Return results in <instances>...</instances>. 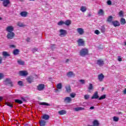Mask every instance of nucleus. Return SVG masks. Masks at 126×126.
I'll return each mask as SVG.
<instances>
[{
  "instance_id": "obj_1",
  "label": "nucleus",
  "mask_w": 126,
  "mask_h": 126,
  "mask_svg": "<svg viewBox=\"0 0 126 126\" xmlns=\"http://www.w3.org/2000/svg\"><path fill=\"white\" fill-rule=\"evenodd\" d=\"M89 51H88V49L83 48L80 51V56L81 57H85V56L89 55Z\"/></svg>"
},
{
  "instance_id": "obj_2",
  "label": "nucleus",
  "mask_w": 126,
  "mask_h": 126,
  "mask_svg": "<svg viewBox=\"0 0 126 126\" xmlns=\"http://www.w3.org/2000/svg\"><path fill=\"white\" fill-rule=\"evenodd\" d=\"M4 82H5V85H8V84H9L10 87H12V86H13V84H12V82L11 81V80H10V79L9 78H6L4 81Z\"/></svg>"
},
{
  "instance_id": "obj_3",
  "label": "nucleus",
  "mask_w": 126,
  "mask_h": 126,
  "mask_svg": "<svg viewBox=\"0 0 126 126\" xmlns=\"http://www.w3.org/2000/svg\"><path fill=\"white\" fill-rule=\"evenodd\" d=\"M2 2V5L4 7H7L9 4H10V0H0Z\"/></svg>"
},
{
  "instance_id": "obj_4",
  "label": "nucleus",
  "mask_w": 126,
  "mask_h": 126,
  "mask_svg": "<svg viewBox=\"0 0 126 126\" xmlns=\"http://www.w3.org/2000/svg\"><path fill=\"white\" fill-rule=\"evenodd\" d=\"M6 37L7 39H13V38L15 37V33H14L13 32H8Z\"/></svg>"
},
{
  "instance_id": "obj_5",
  "label": "nucleus",
  "mask_w": 126,
  "mask_h": 126,
  "mask_svg": "<svg viewBox=\"0 0 126 126\" xmlns=\"http://www.w3.org/2000/svg\"><path fill=\"white\" fill-rule=\"evenodd\" d=\"M78 45L79 47L85 46V42L82 38H80L77 41Z\"/></svg>"
},
{
  "instance_id": "obj_6",
  "label": "nucleus",
  "mask_w": 126,
  "mask_h": 126,
  "mask_svg": "<svg viewBox=\"0 0 126 126\" xmlns=\"http://www.w3.org/2000/svg\"><path fill=\"white\" fill-rule=\"evenodd\" d=\"M45 89V85L40 84L37 86V90L38 91H42Z\"/></svg>"
},
{
  "instance_id": "obj_7",
  "label": "nucleus",
  "mask_w": 126,
  "mask_h": 126,
  "mask_svg": "<svg viewBox=\"0 0 126 126\" xmlns=\"http://www.w3.org/2000/svg\"><path fill=\"white\" fill-rule=\"evenodd\" d=\"M96 63L97 65H99V66H103V65H104L105 63V62H104V61H103V60L99 59L97 60Z\"/></svg>"
},
{
  "instance_id": "obj_8",
  "label": "nucleus",
  "mask_w": 126,
  "mask_h": 126,
  "mask_svg": "<svg viewBox=\"0 0 126 126\" xmlns=\"http://www.w3.org/2000/svg\"><path fill=\"white\" fill-rule=\"evenodd\" d=\"M63 101L64 103H66V104H68L70 103V102H71L72 100L71 99V98L70 97L67 96L63 98Z\"/></svg>"
},
{
  "instance_id": "obj_9",
  "label": "nucleus",
  "mask_w": 126,
  "mask_h": 126,
  "mask_svg": "<svg viewBox=\"0 0 126 126\" xmlns=\"http://www.w3.org/2000/svg\"><path fill=\"white\" fill-rule=\"evenodd\" d=\"M14 30V28H13V27L11 26H8L6 28V31H7L8 33L13 32Z\"/></svg>"
},
{
  "instance_id": "obj_10",
  "label": "nucleus",
  "mask_w": 126,
  "mask_h": 126,
  "mask_svg": "<svg viewBox=\"0 0 126 126\" xmlns=\"http://www.w3.org/2000/svg\"><path fill=\"white\" fill-rule=\"evenodd\" d=\"M19 73L21 76H27L28 75V72L25 70L20 71Z\"/></svg>"
},
{
  "instance_id": "obj_11",
  "label": "nucleus",
  "mask_w": 126,
  "mask_h": 126,
  "mask_svg": "<svg viewBox=\"0 0 126 126\" xmlns=\"http://www.w3.org/2000/svg\"><path fill=\"white\" fill-rule=\"evenodd\" d=\"M77 32L79 35H83L84 34V30L81 28L77 29Z\"/></svg>"
},
{
  "instance_id": "obj_12",
  "label": "nucleus",
  "mask_w": 126,
  "mask_h": 126,
  "mask_svg": "<svg viewBox=\"0 0 126 126\" xmlns=\"http://www.w3.org/2000/svg\"><path fill=\"white\" fill-rule=\"evenodd\" d=\"M66 76H67V77H73L75 76V74L72 71H69L66 73Z\"/></svg>"
},
{
  "instance_id": "obj_13",
  "label": "nucleus",
  "mask_w": 126,
  "mask_h": 126,
  "mask_svg": "<svg viewBox=\"0 0 126 126\" xmlns=\"http://www.w3.org/2000/svg\"><path fill=\"white\" fill-rule=\"evenodd\" d=\"M60 36H65L67 33L66 31L64 30L61 29L60 30Z\"/></svg>"
},
{
  "instance_id": "obj_14",
  "label": "nucleus",
  "mask_w": 126,
  "mask_h": 126,
  "mask_svg": "<svg viewBox=\"0 0 126 126\" xmlns=\"http://www.w3.org/2000/svg\"><path fill=\"white\" fill-rule=\"evenodd\" d=\"M105 78V76H104V74L103 73H101L98 75V79L99 81L102 82L103 81V79Z\"/></svg>"
},
{
  "instance_id": "obj_15",
  "label": "nucleus",
  "mask_w": 126,
  "mask_h": 126,
  "mask_svg": "<svg viewBox=\"0 0 126 126\" xmlns=\"http://www.w3.org/2000/svg\"><path fill=\"white\" fill-rule=\"evenodd\" d=\"M94 126L92 125H88V126H99L100 125V123L98 122V120H95L93 122Z\"/></svg>"
},
{
  "instance_id": "obj_16",
  "label": "nucleus",
  "mask_w": 126,
  "mask_h": 126,
  "mask_svg": "<svg viewBox=\"0 0 126 126\" xmlns=\"http://www.w3.org/2000/svg\"><path fill=\"white\" fill-rule=\"evenodd\" d=\"M99 98V94L98 92H95L93 95L92 96V99H98Z\"/></svg>"
},
{
  "instance_id": "obj_17",
  "label": "nucleus",
  "mask_w": 126,
  "mask_h": 126,
  "mask_svg": "<svg viewBox=\"0 0 126 126\" xmlns=\"http://www.w3.org/2000/svg\"><path fill=\"white\" fill-rule=\"evenodd\" d=\"M20 15L22 17H27V15H28V12L26 11H22L20 13Z\"/></svg>"
},
{
  "instance_id": "obj_18",
  "label": "nucleus",
  "mask_w": 126,
  "mask_h": 126,
  "mask_svg": "<svg viewBox=\"0 0 126 126\" xmlns=\"http://www.w3.org/2000/svg\"><path fill=\"white\" fill-rule=\"evenodd\" d=\"M26 79L27 82L30 84L33 82V77L32 76H28Z\"/></svg>"
},
{
  "instance_id": "obj_19",
  "label": "nucleus",
  "mask_w": 126,
  "mask_h": 126,
  "mask_svg": "<svg viewBox=\"0 0 126 126\" xmlns=\"http://www.w3.org/2000/svg\"><path fill=\"white\" fill-rule=\"evenodd\" d=\"M112 23L114 27H117L118 26H120V22H119L118 21H113L112 22Z\"/></svg>"
},
{
  "instance_id": "obj_20",
  "label": "nucleus",
  "mask_w": 126,
  "mask_h": 126,
  "mask_svg": "<svg viewBox=\"0 0 126 126\" xmlns=\"http://www.w3.org/2000/svg\"><path fill=\"white\" fill-rule=\"evenodd\" d=\"M65 89H66V92H67V93H70V92H71V87H70V85H68L66 86L65 87Z\"/></svg>"
},
{
  "instance_id": "obj_21",
  "label": "nucleus",
  "mask_w": 126,
  "mask_h": 126,
  "mask_svg": "<svg viewBox=\"0 0 126 126\" xmlns=\"http://www.w3.org/2000/svg\"><path fill=\"white\" fill-rule=\"evenodd\" d=\"M84 110H85V108L82 107H76L74 108V111H75L76 112H78L79 111H83Z\"/></svg>"
},
{
  "instance_id": "obj_22",
  "label": "nucleus",
  "mask_w": 126,
  "mask_h": 126,
  "mask_svg": "<svg viewBox=\"0 0 126 126\" xmlns=\"http://www.w3.org/2000/svg\"><path fill=\"white\" fill-rule=\"evenodd\" d=\"M2 55L3 57H4V58H6L7 57H10V54H8V53H7L6 51H3L2 53Z\"/></svg>"
},
{
  "instance_id": "obj_23",
  "label": "nucleus",
  "mask_w": 126,
  "mask_h": 126,
  "mask_svg": "<svg viewBox=\"0 0 126 126\" xmlns=\"http://www.w3.org/2000/svg\"><path fill=\"white\" fill-rule=\"evenodd\" d=\"M20 52V51H19V49H16L14 50V51L13 52V55H14V56H17V55H19Z\"/></svg>"
},
{
  "instance_id": "obj_24",
  "label": "nucleus",
  "mask_w": 126,
  "mask_h": 126,
  "mask_svg": "<svg viewBox=\"0 0 126 126\" xmlns=\"http://www.w3.org/2000/svg\"><path fill=\"white\" fill-rule=\"evenodd\" d=\"M89 92H90L92 90H94V87L93 86V84H90L89 86L88 87Z\"/></svg>"
},
{
  "instance_id": "obj_25",
  "label": "nucleus",
  "mask_w": 126,
  "mask_h": 126,
  "mask_svg": "<svg viewBox=\"0 0 126 126\" xmlns=\"http://www.w3.org/2000/svg\"><path fill=\"white\" fill-rule=\"evenodd\" d=\"M120 23L121 25H125L126 23V19L124 18H122L120 20Z\"/></svg>"
},
{
  "instance_id": "obj_26",
  "label": "nucleus",
  "mask_w": 126,
  "mask_h": 126,
  "mask_svg": "<svg viewBox=\"0 0 126 126\" xmlns=\"http://www.w3.org/2000/svg\"><path fill=\"white\" fill-rule=\"evenodd\" d=\"M42 119L43 120H48L50 119V116L46 115V114H44L42 116Z\"/></svg>"
},
{
  "instance_id": "obj_27",
  "label": "nucleus",
  "mask_w": 126,
  "mask_h": 126,
  "mask_svg": "<svg viewBox=\"0 0 126 126\" xmlns=\"http://www.w3.org/2000/svg\"><path fill=\"white\" fill-rule=\"evenodd\" d=\"M58 114L61 115H65L66 114V111L63 110H61L58 112Z\"/></svg>"
},
{
  "instance_id": "obj_28",
  "label": "nucleus",
  "mask_w": 126,
  "mask_h": 126,
  "mask_svg": "<svg viewBox=\"0 0 126 126\" xmlns=\"http://www.w3.org/2000/svg\"><path fill=\"white\" fill-rule=\"evenodd\" d=\"M98 14L99 16H103L104 15V11L102 9H100L98 12Z\"/></svg>"
},
{
  "instance_id": "obj_29",
  "label": "nucleus",
  "mask_w": 126,
  "mask_h": 126,
  "mask_svg": "<svg viewBox=\"0 0 126 126\" xmlns=\"http://www.w3.org/2000/svg\"><path fill=\"white\" fill-rule=\"evenodd\" d=\"M40 126H46V121L45 120H41L39 121Z\"/></svg>"
},
{
  "instance_id": "obj_30",
  "label": "nucleus",
  "mask_w": 126,
  "mask_h": 126,
  "mask_svg": "<svg viewBox=\"0 0 126 126\" xmlns=\"http://www.w3.org/2000/svg\"><path fill=\"white\" fill-rule=\"evenodd\" d=\"M64 24H65L67 26H69V25L71 24V21H70L69 20H67L65 21Z\"/></svg>"
},
{
  "instance_id": "obj_31",
  "label": "nucleus",
  "mask_w": 126,
  "mask_h": 126,
  "mask_svg": "<svg viewBox=\"0 0 126 126\" xmlns=\"http://www.w3.org/2000/svg\"><path fill=\"white\" fill-rule=\"evenodd\" d=\"M57 89H62L63 88V85L61 83H59L56 86Z\"/></svg>"
},
{
  "instance_id": "obj_32",
  "label": "nucleus",
  "mask_w": 126,
  "mask_h": 126,
  "mask_svg": "<svg viewBox=\"0 0 126 126\" xmlns=\"http://www.w3.org/2000/svg\"><path fill=\"white\" fill-rule=\"evenodd\" d=\"M38 104L39 105H42L43 106H50V105L49 103L45 102H40Z\"/></svg>"
},
{
  "instance_id": "obj_33",
  "label": "nucleus",
  "mask_w": 126,
  "mask_h": 126,
  "mask_svg": "<svg viewBox=\"0 0 126 126\" xmlns=\"http://www.w3.org/2000/svg\"><path fill=\"white\" fill-rule=\"evenodd\" d=\"M18 63L20 65H24L25 64V62L24 61H22L21 60L18 61Z\"/></svg>"
},
{
  "instance_id": "obj_34",
  "label": "nucleus",
  "mask_w": 126,
  "mask_h": 126,
  "mask_svg": "<svg viewBox=\"0 0 126 126\" xmlns=\"http://www.w3.org/2000/svg\"><path fill=\"white\" fill-rule=\"evenodd\" d=\"M112 21H113V16H109L108 18H107V21H108V22H112Z\"/></svg>"
},
{
  "instance_id": "obj_35",
  "label": "nucleus",
  "mask_w": 126,
  "mask_h": 126,
  "mask_svg": "<svg viewBox=\"0 0 126 126\" xmlns=\"http://www.w3.org/2000/svg\"><path fill=\"white\" fill-rule=\"evenodd\" d=\"M100 31L101 33H105L106 32V29L104 26H102L100 28Z\"/></svg>"
},
{
  "instance_id": "obj_36",
  "label": "nucleus",
  "mask_w": 126,
  "mask_h": 126,
  "mask_svg": "<svg viewBox=\"0 0 126 126\" xmlns=\"http://www.w3.org/2000/svg\"><path fill=\"white\" fill-rule=\"evenodd\" d=\"M15 103H17V104H22V103H23V101H22L21 100L17 99H15Z\"/></svg>"
},
{
  "instance_id": "obj_37",
  "label": "nucleus",
  "mask_w": 126,
  "mask_h": 126,
  "mask_svg": "<svg viewBox=\"0 0 126 126\" xmlns=\"http://www.w3.org/2000/svg\"><path fill=\"white\" fill-rule=\"evenodd\" d=\"M5 105H6L7 106H8L10 108L13 107V105L12 104L10 103V102H6Z\"/></svg>"
},
{
  "instance_id": "obj_38",
  "label": "nucleus",
  "mask_w": 126,
  "mask_h": 126,
  "mask_svg": "<svg viewBox=\"0 0 126 126\" xmlns=\"http://www.w3.org/2000/svg\"><path fill=\"white\" fill-rule=\"evenodd\" d=\"M80 10H81V11L82 12H85V11L86 10V7L82 6L81 7V9H80Z\"/></svg>"
},
{
  "instance_id": "obj_39",
  "label": "nucleus",
  "mask_w": 126,
  "mask_h": 126,
  "mask_svg": "<svg viewBox=\"0 0 126 126\" xmlns=\"http://www.w3.org/2000/svg\"><path fill=\"white\" fill-rule=\"evenodd\" d=\"M63 24H64V22L63 21H61L58 23V25H59V26H62V25H63Z\"/></svg>"
},
{
  "instance_id": "obj_40",
  "label": "nucleus",
  "mask_w": 126,
  "mask_h": 126,
  "mask_svg": "<svg viewBox=\"0 0 126 126\" xmlns=\"http://www.w3.org/2000/svg\"><path fill=\"white\" fill-rule=\"evenodd\" d=\"M106 98V94H103L101 95L99 98L98 100H103V99H105Z\"/></svg>"
},
{
  "instance_id": "obj_41",
  "label": "nucleus",
  "mask_w": 126,
  "mask_h": 126,
  "mask_svg": "<svg viewBox=\"0 0 126 126\" xmlns=\"http://www.w3.org/2000/svg\"><path fill=\"white\" fill-rule=\"evenodd\" d=\"M90 97V95L89 94H85L84 95V99H85V100H88Z\"/></svg>"
},
{
  "instance_id": "obj_42",
  "label": "nucleus",
  "mask_w": 126,
  "mask_h": 126,
  "mask_svg": "<svg viewBox=\"0 0 126 126\" xmlns=\"http://www.w3.org/2000/svg\"><path fill=\"white\" fill-rule=\"evenodd\" d=\"M18 85H19V86H23V82L21 81H19L18 82Z\"/></svg>"
},
{
  "instance_id": "obj_43",
  "label": "nucleus",
  "mask_w": 126,
  "mask_h": 126,
  "mask_svg": "<svg viewBox=\"0 0 126 126\" xmlns=\"http://www.w3.org/2000/svg\"><path fill=\"white\" fill-rule=\"evenodd\" d=\"M113 121L114 122H119V118L118 117H117L116 116H114L113 117Z\"/></svg>"
},
{
  "instance_id": "obj_44",
  "label": "nucleus",
  "mask_w": 126,
  "mask_h": 126,
  "mask_svg": "<svg viewBox=\"0 0 126 126\" xmlns=\"http://www.w3.org/2000/svg\"><path fill=\"white\" fill-rule=\"evenodd\" d=\"M17 25H18V26H19V27H23V26H24L23 24L22 23H20V22H18L17 23Z\"/></svg>"
},
{
  "instance_id": "obj_45",
  "label": "nucleus",
  "mask_w": 126,
  "mask_h": 126,
  "mask_svg": "<svg viewBox=\"0 0 126 126\" xmlns=\"http://www.w3.org/2000/svg\"><path fill=\"white\" fill-rule=\"evenodd\" d=\"M76 95V94H75V93H71L70 94V96L71 97V98H74Z\"/></svg>"
},
{
  "instance_id": "obj_46",
  "label": "nucleus",
  "mask_w": 126,
  "mask_h": 126,
  "mask_svg": "<svg viewBox=\"0 0 126 126\" xmlns=\"http://www.w3.org/2000/svg\"><path fill=\"white\" fill-rule=\"evenodd\" d=\"M119 16H123L124 15V12L123 11H120L119 13Z\"/></svg>"
},
{
  "instance_id": "obj_47",
  "label": "nucleus",
  "mask_w": 126,
  "mask_h": 126,
  "mask_svg": "<svg viewBox=\"0 0 126 126\" xmlns=\"http://www.w3.org/2000/svg\"><path fill=\"white\" fill-rule=\"evenodd\" d=\"M38 51V48H33L32 50V53H36V52H37Z\"/></svg>"
},
{
  "instance_id": "obj_48",
  "label": "nucleus",
  "mask_w": 126,
  "mask_h": 126,
  "mask_svg": "<svg viewBox=\"0 0 126 126\" xmlns=\"http://www.w3.org/2000/svg\"><path fill=\"white\" fill-rule=\"evenodd\" d=\"M94 33L96 35H99L100 34V32H99L98 30H96L95 31Z\"/></svg>"
},
{
  "instance_id": "obj_49",
  "label": "nucleus",
  "mask_w": 126,
  "mask_h": 126,
  "mask_svg": "<svg viewBox=\"0 0 126 126\" xmlns=\"http://www.w3.org/2000/svg\"><path fill=\"white\" fill-rule=\"evenodd\" d=\"M80 82H81L82 84H84V83H85V80H83V79H81L80 80Z\"/></svg>"
},
{
  "instance_id": "obj_50",
  "label": "nucleus",
  "mask_w": 126,
  "mask_h": 126,
  "mask_svg": "<svg viewBox=\"0 0 126 126\" xmlns=\"http://www.w3.org/2000/svg\"><path fill=\"white\" fill-rule=\"evenodd\" d=\"M107 4L108 5H111V4H112V1L111 0H108L107 1Z\"/></svg>"
},
{
  "instance_id": "obj_51",
  "label": "nucleus",
  "mask_w": 126,
  "mask_h": 126,
  "mask_svg": "<svg viewBox=\"0 0 126 126\" xmlns=\"http://www.w3.org/2000/svg\"><path fill=\"white\" fill-rule=\"evenodd\" d=\"M3 78V74L2 73H0V80Z\"/></svg>"
},
{
  "instance_id": "obj_52",
  "label": "nucleus",
  "mask_w": 126,
  "mask_h": 126,
  "mask_svg": "<svg viewBox=\"0 0 126 126\" xmlns=\"http://www.w3.org/2000/svg\"><path fill=\"white\" fill-rule=\"evenodd\" d=\"M10 48H16V47L15 46V45H13V44H11L10 45Z\"/></svg>"
},
{
  "instance_id": "obj_53",
  "label": "nucleus",
  "mask_w": 126,
  "mask_h": 126,
  "mask_svg": "<svg viewBox=\"0 0 126 126\" xmlns=\"http://www.w3.org/2000/svg\"><path fill=\"white\" fill-rule=\"evenodd\" d=\"M2 63V57L0 56V64Z\"/></svg>"
},
{
  "instance_id": "obj_54",
  "label": "nucleus",
  "mask_w": 126,
  "mask_h": 126,
  "mask_svg": "<svg viewBox=\"0 0 126 126\" xmlns=\"http://www.w3.org/2000/svg\"><path fill=\"white\" fill-rule=\"evenodd\" d=\"M122 61H123V60L122 59V58L119 57V58H118V61H119V62H122Z\"/></svg>"
},
{
  "instance_id": "obj_55",
  "label": "nucleus",
  "mask_w": 126,
  "mask_h": 126,
  "mask_svg": "<svg viewBox=\"0 0 126 126\" xmlns=\"http://www.w3.org/2000/svg\"><path fill=\"white\" fill-rule=\"evenodd\" d=\"M27 42H30V38L28 37L26 39Z\"/></svg>"
},
{
  "instance_id": "obj_56",
  "label": "nucleus",
  "mask_w": 126,
  "mask_h": 126,
  "mask_svg": "<svg viewBox=\"0 0 126 126\" xmlns=\"http://www.w3.org/2000/svg\"><path fill=\"white\" fill-rule=\"evenodd\" d=\"M94 106H92V107H91L90 108V110H94Z\"/></svg>"
},
{
  "instance_id": "obj_57",
  "label": "nucleus",
  "mask_w": 126,
  "mask_h": 126,
  "mask_svg": "<svg viewBox=\"0 0 126 126\" xmlns=\"http://www.w3.org/2000/svg\"><path fill=\"white\" fill-rule=\"evenodd\" d=\"M123 93H124V94H126V88L125 89V90L123 91Z\"/></svg>"
},
{
  "instance_id": "obj_58",
  "label": "nucleus",
  "mask_w": 126,
  "mask_h": 126,
  "mask_svg": "<svg viewBox=\"0 0 126 126\" xmlns=\"http://www.w3.org/2000/svg\"><path fill=\"white\" fill-rule=\"evenodd\" d=\"M2 99H3V97H2V96H0V101H2Z\"/></svg>"
},
{
  "instance_id": "obj_59",
  "label": "nucleus",
  "mask_w": 126,
  "mask_h": 126,
  "mask_svg": "<svg viewBox=\"0 0 126 126\" xmlns=\"http://www.w3.org/2000/svg\"><path fill=\"white\" fill-rule=\"evenodd\" d=\"M22 100L23 101H26L25 98H24V97H22Z\"/></svg>"
},
{
  "instance_id": "obj_60",
  "label": "nucleus",
  "mask_w": 126,
  "mask_h": 126,
  "mask_svg": "<svg viewBox=\"0 0 126 126\" xmlns=\"http://www.w3.org/2000/svg\"><path fill=\"white\" fill-rule=\"evenodd\" d=\"M68 62H69V59H66V63H68Z\"/></svg>"
},
{
  "instance_id": "obj_61",
  "label": "nucleus",
  "mask_w": 126,
  "mask_h": 126,
  "mask_svg": "<svg viewBox=\"0 0 126 126\" xmlns=\"http://www.w3.org/2000/svg\"><path fill=\"white\" fill-rule=\"evenodd\" d=\"M122 114H123V113H122V112H118L119 115H121Z\"/></svg>"
},
{
  "instance_id": "obj_62",
  "label": "nucleus",
  "mask_w": 126,
  "mask_h": 126,
  "mask_svg": "<svg viewBox=\"0 0 126 126\" xmlns=\"http://www.w3.org/2000/svg\"><path fill=\"white\" fill-rule=\"evenodd\" d=\"M125 46H126V42H125Z\"/></svg>"
},
{
  "instance_id": "obj_63",
  "label": "nucleus",
  "mask_w": 126,
  "mask_h": 126,
  "mask_svg": "<svg viewBox=\"0 0 126 126\" xmlns=\"http://www.w3.org/2000/svg\"><path fill=\"white\" fill-rule=\"evenodd\" d=\"M104 89V87H102V90H103Z\"/></svg>"
},
{
  "instance_id": "obj_64",
  "label": "nucleus",
  "mask_w": 126,
  "mask_h": 126,
  "mask_svg": "<svg viewBox=\"0 0 126 126\" xmlns=\"http://www.w3.org/2000/svg\"><path fill=\"white\" fill-rule=\"evenodd\" d=\"M0 20H1V17H0Z\"/></svg>"
}]
</instances>
